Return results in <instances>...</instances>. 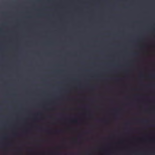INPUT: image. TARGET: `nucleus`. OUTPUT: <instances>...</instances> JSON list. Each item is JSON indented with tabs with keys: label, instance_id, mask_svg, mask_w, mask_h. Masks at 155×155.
<instances>
[{
	"label": "nucleus",
	"instance_id": "obj_1",
	"mask_svg": "<svg viewBox=\"0 0 155 155\" xmlns=\"http://www.w3.org/2000/svg\"><path fill=\"white\" fill-rule=\"evenodd\" d=\"M62 131L61 130H59L57 131V132H60Z\"/></svg>",
	"mask_w": 155,
	"mask_h": 155
},
{
	"label": "nucleus",
	"instance_id": "obj_2",
	"mask_svg": "<svg viewBox=\"0 0 155 155\" xmlns=\"http://www.w3.org/2000/svg\"><path fill=\"white\" fill-rule=\"evenodd\" d=\"M144 122H146V120H144Z\"/></svg>",
	"mask_w": 155,
	"mask_h": 155
}]
</instances>
